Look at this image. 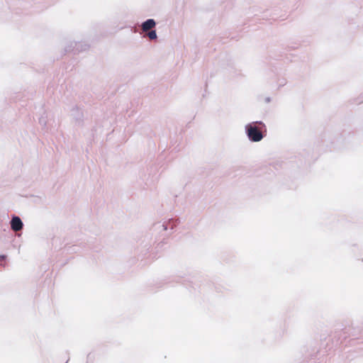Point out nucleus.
Returning a JSON list of instances; mask_svg holds the SVG:
<instances>
[{"instance_id": "nucleus-1", "label": "nucleus", "mask_w": 363, "mask_h": 363, "mask_svg": "<svg viewBox=\"0 0 363 363\" xmlns=\"http://www.w3.org/2000/svg\"><path fill=\"white\" fill-rule=\"evenodd\" d=\"M246 135L251 142L261 141L267 134L265 124L260 121L247 123L245 127Z\"/></svg>"}, {"instance_id": "nucleus-2", "label": "nucleus", "mask_w": 363, "mask_h": 363, "mask_svg": "<svg viewBox=\"0 0 363 363\" xmlns=\"http://www.w3.org/2000/svg\"><path fill=\"white\" fill-rule=\"evenodd\" d=\"M89 45L82 42H71L70 44L65 49V52H73L74 53L80 52L86 50Z\"/></svg>"}, {"instance_id": "nucleus-3", "label": "nucleus", "mask_w": 363, "mask_h": 363, "mask_svg": "<svg viewBox=\"0 0 363 363\" xmlns=\"http://www.w3.org/2000/svg\"><path fill=\"white\" fill-rule=\"evenodd\" d=\"M11 228L13 231H19L23 228V223L21 219L17 216L13 215L10 221Z\"/></svg>"}, {"instance_id": "nucleus-4", "label": "nucleus", "mask_w": 363, "mask_h": 363, "mask_svg": "<svg viewBox=\"0 0 363 363\" xmlns=\"http://www.w3.org/2000/svg\"><path fill=\"white\" fill-rule=\"evenodd\" d=\"M155 26H156L155 21L152 18H148L146 21H145L144 22H143L141 27H142V29L145 31V30L152 29Z\"/></svg>"}, {"instance_id": "nucleus-5", "label": "nucleus", "mask_w": 363, "mask_h": 363, "mask_svg": "<svg viewBox=\"0 0 363 363\" xmlns=\"http://www.w3.org/2000/svg\"><path fill=\"white\" fill-rule=\"evenodd\" d=\"M177 224V220H174L172 219L169 220L167 223H164L162 224L163 229L164 230H167L168 228H170L171 229H173L174 226H176Z\"/></svg>"}, {"instance_id": "nucleus-6", "label": "nucleus", "mask_w": 363, "mask_h": 363, "mask_svg": "<svg viewBox=\"0 0 363 363\" xmlns=\"http://www.w3.org/2000/svg\"><path fill=\"white\" fill-rule=\"evenodd\" d=\"M72 116L77 120H80L82 116V113L79 111L78 108H74L72 111Z\"/></svg>"}, {"instance_id": "nucleus-7", "label": "nucleus", "mask_w": 363, "mask_h": 363, "mask_svg": "<svg viewBox=\"0 0 363 363\" xmlns=\"http://www.w3.org/2000/svg\"><path fill=\"white\" fill-rule=\"evenodd\" d=\"M148 37H149V38H150V39H151V40H155V39L157 38L156 30H152L148 33Z\"/></svg>"}, {"instance_id": "nucleus-8", "label": "nucleus", "mask_w": 363, "mask_h": 363, "mask_svg": "<svg viewBox=\"0 0 363 363\" xmlns=\"http://www.w3.org/2000/svg\"><path fill=\"white\" fill-rule=\"evenodd\" d=\"M39 123L42 125H45L46 124V121L45 120V118L43 117H41L40 119H39Z\"/></svg>"}, {"instance_id": "nucleus-9", "label": "nucleus", "mask_w": 363, "mask_h": 363, "mask_svg": "<svg viewBox=\"0 0 363 363\" xmlns=\"http://www.w3.org/2000/svg\"><path fill=\"white\" fill-rule=\"evenodd\" d=\"M6 255H0V262H4V261L6 260Z\"/></svg>"}, {"instance_id": "nucleus-10", "label": "nucleus", "mask_w": 363, "mask_h": 363, "mask_svg": "<svg viewBox=\"0 0 363 363\" xmlns=\"http://www.w3.org/2000/svg\"><path fill=\"white\" fill-rule=\"evenodd\" d=\"M264 101L266 103H269L271 101V99L270 97H267L265 98Z\"/></svg>"}]
</instances>
